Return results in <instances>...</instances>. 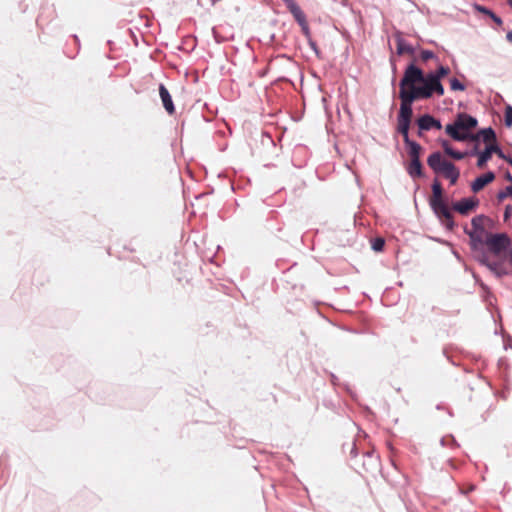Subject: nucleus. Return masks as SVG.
Returning a JSON list of instances; mask_svg holds the SVG:
<instances>
[{
	"mask_svg": "<svg viewBox=\"0 0 512 512\" xmlns=\"http://www.w3.org/2000/svg\"><path fill=\"white\" fill-rule=\"evenodd\" d=\"M506 39H507L508 42L512 43V31H509L506 34Z\"/></svg>",
	"mask_w": 512,
	"mask_h": 512,
	"instance_id": "nucleus-39",
	"label": "nucleus"
},
{
	"mask_svg": "<svg viewBox=\"0 0 512 512\" xmlns=\"http://www.w3.org/2000/svg\"><path fill=\"white\" fill-rule=\"evenodd\" d=\"M215 0H198V4L202 7L209 8L215 5Z\"/></svg>",
	"mask_w": 512,
	"mask_h": 512,
	"instance_id": "nucleus-33",
	"label": "nucleus"
},
{
	"mask_svg": "<svg viewBox=\"0 0 512 512\" xmlns=\"http://www.w3.org/2000/svg\"><path fill=\"white\" fill-rule=\"evenodd\" d=\"M421 80H424V72L414 63L409 64L405 71L402 79L400 80L399 86L400 91L413 90V87H417Z\"/></svg>",
	"mask_w": 512,
	"mask_h": 512,
	"instance_id": "nucleus-5",
	"label": "nucleus"
},
{
	"mask_svg": "<svg viewBox=\"0 0 512 512\" xmlns=\"http://www.w3.org/2000/svg\"><path fill=\"white\" fill-rule=\"evenodd\" d=\"M465 233L470 238V245L472 250L475 252V255H478L480 251H484L483 245H485L484 235L485 231L478 230H467L465 229Z\"/></svg>",
	"mask_w": 512,
	"mask_h": 512,
	"instance_id": "nucleus-10",
	"label": "nucleus"
},
{
	"mask_svg": "<svg viewBox=\"0 0 512 512\" xmlns=\"http://www.w3.org/2000/svg\"><path fill=\"white\" fill-rule=\"evenodd\" d=\"M486 219L484 215H477L471 220L472 229L471 230H478V231H485V228L483 226V222Z\"/></svg>",
	"mask_w": 512,
	"mask_h": 512,
	"instance_id": "nucleus-24",
	"label": "nucleus"
},
{
	"mask_svg": "<svg viewBox=\"0 0 512 512\" xmlns=\"http://www.w3.org/2000/svg\"><path fill=\"white\" fill-rule=\"evenodd\" d=\"M479 205V200L474 197L462 198L453 204V209L462 215L468 214Z\"/></svg>",
	"mask_w": 512,
	"mask_h": 512,
	"instance_id": "nucleus-11",
	"label": "nucleus"
},
{
	"mask_svg": "<svg viewBox=\"0 0 512 512\" xmlns=\"http://www.w3.org/2000/svg\"><path fill=\"white\" fill-rule=\"evenodd\" d=\"M362 465L364 470L367 472H373L377 470L379 466V459L373 450L363 453Z\"/></svg>",
	"mask_w": 512,
	"mask_h": 512,
	"instance_id": "nucleus-14",
	"label": "nucleus"
},
{
	"mask_svg": "<svg viewBox=\"0 0 512 512\" xmlns=\"http://www.w3.org/2000/svg\"><path fill=\"white\" fill-rule=\"evenodd\" d=\"M449 72L450 69L448 67L440 65L436 71L429 72V74H432V77L436 79V81H441V79L448 75Z\"/></svg>",
	"mask_w": 512,
	"mask_h": 512,
	"instance_id": "nucleus-25",
	"label": "nucleus"
},
{
	"mask_svg": "<svg viewBox=\"0 0 512 512\" xmlns=\"http://www.w3.org/2000/svg\"><path fill=\"white\" fill-rule=\"evenodd\" d=\"M433 58H435V54H434L433 51H431V50H423L421 52V59L423 61H427V60H430V59H433Z\"/></svg>",
	"mask_w": 512,
	"mask_h": 512,
	"instance_id": "nucleus-30",
	"label": "nucleus"
},
{
	"mask_svg": "<svg viewBox=\"0 0 512 512\" xmlns=\"http://www.w3.org/2000/svg\"><path fill=\"white\" fill-rule=\"evenodd\" d=\"M512 215V206L508 205L506 206L505 208V211H504V220H508Z\"/></svg>",
	"mask_w": 512,
	"mask_h": 512,
	"instance_id": "nucleus-34",
	"label": "nucleus"
},
{
	"mask_svg": "<svg viewBox=\"0 0 512 512\" xmlns=\"http://www.w3.org/2000/svg\"><path fill=\"white\" fill-rule=\"evenodd\" d=\"M407 172L410 175V177H412V178L422 177L423 172H422L421 161L420 160L411 161L407 168Z\"/></svg>",
	"mask_w": 512,
	"mask_h": 512,
	"instance_id": "nucleus-19",
	"label": "nucleus"
},
{
	"mask_svg": "<svg viewBox=\"0 0 512 512\" xmlns=\"http://www.w3.org/2000/svg\"><path fill=\"white\" fill-rule=\"evenodd\" d=\"M159 94H160V97H161V100H162L165 110L169 114H173L175 112V107H174V104L172 101V97H171L168 89L163 84H160V86H159Z\"/></svg>",
	"mask_w": 512,
	"mask_h": 512,
	"instance_id": "nucleus-16",
	"label": "nucleus"
},
{
	"mask_svg": "<svg viewBox=\"0 0 512 512\" xmlns=\"http://www.w3.org/2000/svg\"><path fill=\"white\" fill-rule=\"evenodd\" d=\"M418 135L421 136L422 135V131L419 130L418 131Z\"/></svg>",
	"mask_w": 512,
	"mask_h": 512,
	"instance_id": "nucleus-45",
	"label": "nucleus"
},
{
	"mask_svg": "<svg viewBox=\"0 0 512 512\" xmlns=\"http://www.w3.org/2000/svg\"><path fill=\"white\" fill-rule=\"evenodd\" d=\"M301 27V30L304 34V36L306 37L307 40L311 39V33H310V28L308 26V23L306 22L305 24H301L300 25Z\"/></svg>",
	"mask_w": 512,
	"mask_h": 512,
	"instance_id": "nucleus-32",
	"label": "nucleus"
},
{
	"mask_svg": "<svg viewBox=\"0 0 512 512\" xmlns=\"http://www.w3.org/2000/svg\"><path fill=\"white\" fill-rule=\"evenodd\" d=\"M505 125L507 127L512 126V106L507 105L505 108Z\"/></svg>",
	"mask_w": 512,
	"mask_h": 512,
	"instance_id": "nucleus-29",
	"label": "nucleus"
},
{
	"mask_svg": "<svg viewBox=\"0 0 512 512\" xmlns=\"http://www.w3.org/2000/svg\"><path fill=\"white\" fill-rule=\"evenodd\" d=\"M509 6L512 8V0H507Z\"/></svg>",
	"mask_w": 512,
	"mask_h": 512,
	"instance_id": "nucleus-43",
	"label": "nucleus"
},
{
	"mask_svg": "<svg viewBox=\"0 0 512 512\" xmlns=\"http://www.w3.org/2000/svg\"><path fill=\"white\" fill-rule=\"evenodd\" d=\"M282 1L285 3L287 9H289L291 6H293L296 3L294 0H282Z\"/></svg>",
	"mask_w": 512,
	"mask_h": 512,
	"instance_id": "nucleus-37",
	"label": "nucleus"
},
{
	"mask_svg": "<svg viewBox=\"0 0 512 512\" xmlns=\"http://www.w3.org/2000/svg\"><path fill=\"white\" fill-rule=\"evenodd\" d=\"M419 84L417 87H413V90L399 92L401 104L398 115L412 118L414 101L431 98L433 94L444 95V87L441 81H436L432 74H424V80H421Z\"/></svg>",
	"mask_w": 512,
	"mask_h": 512,
	"instance_id": "nucleus-1",
	"label": "nucleus"
},
{
	"mask_svg": "<svg viewBox=\"0 0 512 512\" xmlns=\"http://www.w3.org/2000/svg\"><path fill=\"white\" fill-rule=\"evenodd\" d=\"M394 39H395L396 44H397V54L398 55H402L404 53H408L410 55H413L415 53V48L413 46H411L410 44H408L404 40L402 32L396 31L394 33Z\"/></svg>",
	"mask_w": 512,
	"mask_h": 512,
	"instance_id": "nucleus-15",
	"label": "nucleus"
},
{
	"mask_svg": "<svg viewBox=\"0 0 512 512\" xmlns=\"http://www.w3.org/2000/svg\"><path fill=\"white\" fill-rule=\"evenodd\" d=\"M495 179V174L492 171H488L479 177H477L472 183H471V190L474 193L479 192L482 190L486 185L491 183Z\"/></svg>",
	"mask_w": 512,
	"mask_h": 512,
	"instance_id": "nucleus-13",
	"label": "nucleus"
},
{
	"mask_svg": "<svg viewBox=\"0 0 512 512\" xmlns=\"http://www.w3.org/2000/svg\"><path fill=\"white\" fill-rule=\"evenodd\" d=\"M480 137L483 139L484 142H495L496 141V133L491 127H487L484 129H481L479 131Z\"/></svg>",
	"mask_w": 512,
	"mask_h": 512,
	"instance_id": "nucleus-23",
	"label": "nucleus"
},
{
	"mask_svg": "<svg viewBox=\"0 0 512 512\" xmlns=\"http://www.w3.org/2000/svg\"><path fill=\"white\" fill-rule=\"evenodd\" d=\"M478 125V120L464 112L458 113L453 123H449L445 126V132L448 134L453 140H455L456 134H461L462 132H470Z\"/></svg>",
	"mask_w": 512,
	"mask_h": 512,
	"instance_id": "nucleus-4",
	"label": "nucleus"
},
{
	"mask_svg": "<svg viewBox=\"0 0 512 512\" xmlns=\"http://www.w3.org/2000/svg\"><path fill=\"white\" fill-rule=\"evenodd\" d=\"M440 201H444L443 190L440 182L437 179H435L432 184V197L429 200V204L431 205Z\"/></svg>",
	"mask_w": 512,
	"mask_h": 512,
	"instance_id": "nucleus-17",
	"label": "nucleus"
},
{
	"mask_svg": "<svg viewBox=\"0 0 512 512\" xmlns=\"http://www.w3.org/2000/svg\"><path fill=\"white\" fill-rule=\"evenodd\" d=\"M448 440H449V442H450L451 444H455V443H456V442H455V439H454L452 436H450V437L448 438ZM440 444H441L442 446L448 445V443H447V438H445V437L441 438V440H440Z\"/></svg>",
	"mask_w": 512,
	"mask_h": 512,
	"instance_id": "nucleus-35",
	"label": "nucleus"
},
{
	"mask_svg": "<svg viewBox=\"0 0 512 512\" xmlns=\"http://www.w3.org/2000/svg\"><path fill=\"white\" fill-rule=\"evenodd\" d=\"M385 245V240L381 237H377L372 242V249L376 252H380L383 250Z\"/></svg>",
	"mask_w": 512,
	"mask_h": 512,
	"instance_id": "nucleus-26",
	"label": "nucleus"
},
{
	"mask_svg": "<svg viewBox=\"0 0 512 512\" xmlns=\"http://www.w3.org/2000/svg\"><path fill=\"white\" fill-rule=\"evenodd\" d=\"M288 10L299 25L305 24L307 22L304 12L301 10L297 3L291 6Z\"/></svg>",
	"mask_w": 512,
	"mask_h": 512,
	"instance_id": "nucleus-20",
	"label": "nucleus"
},
{
	"mask_svg": "<svg viewBox=\"0 0 512 512\" xmlns=\"http://www.w3.org/2000/svg\"><path fill=\"white\" fill-rule=\"evenodd\" d=\"M495 153L501 159H506V155L502 151V149L495 143L488 144L481 153H479V158L477 160V167L482 168L485 164L490 160L492 154Z\"/></svg>",
	"mask_w": 512,
	"mask_h": 512,
	"instance_id": "nucleus-9",
	"label": "nucleus"
},
{
	"mask_svg": "<svg viewBox=\"0 0 512 512\" xmlns=\"http://www.w3.org/2000/svg\"><path fill=\"white\" fill-rule=\"evenodd\" d=\"M417 125L420 131H428L433 128L440 130L442 128L441 122L429 114L420 116Z\"/></svg>",
	"mask_w": 512,
	"mask_h": 512,
	"instance_id": "nucleus-12",
	"label": "nucleus"
},
{
	"mask_svg": "<svg viewBox=\"0 0 512 512\" xmlns=\"http://www.w3.org/2000/svg\"><path fill=\"white\" fill-rule=\"evenodd\" d=\"M475 8H476L477 11H479V12L487 15L488 17H490L496 24L501 25L503 23L502 19L499 16H497L489 8L481 6V5H475Z\"/></svg>",
	"mask_w": 512,
	"mask_h": 512,
	"instance_id": "nucleus-22",
	"label": "nucleus"
},
{
	"mask_svg": "<svg viewBox=\"0 0 512 512\" xmlns=\"http://www.w3.org/2000/svg\"><path fill=\"white\" fill-rule=\"evenodd\" d=\"M480 133H472L471 131L468 132H462L461 134H456L455 135V141H459V142H464V141H467V140H470V141H474V142H478L480 140Z\"/></svg>",
	"mask_w": 512,
	"mask_h": 512,
	"instance_id": "nucleus-21",
	"label": "nucleus"
},
{
	"mask_svg": "<svg viewBox=\"0 0 512 512\" xmlns=\"http://www.w3.org/2000/svg\"><path fill=\"white\" fill-rule=\"evenodd\" d=\"M331 381L333 384H336V376L335 375H331Z\"/></svg>",
	"mask_w": 512,
	"mask_h": 512,
	"instance_id": "nucleus-42",
	"label": "nucleus"
},
{
	"mask_svg": "<svg viewBox=\"0 0 512 512\" xmlns=\"http://www.w3.org/2000/svg\"><path fill=\"white\" fill-rule=\"evenodd\" d=\"M473 489H474V487L472 486V487L468 488V491H472Z\"/></svg>",
	"mask_w": 512,
	"mask_h": 512,
	"instance_id": "nucleus-44",
	"label": "nucleus"
},
{
	"mask_svg": "<svg viewBox=\"0 0 512 512\" xmlns=\"http://www.w3.org/2000/svg\"><path fill=\"white\" fill-rule=\"evenodd\" d=\"M508 196L512 197V186H506L504 190L499 191L497 194L499 201H503Z\"/></svg>",
	"mask_w": 512,
	"mask_h": 512,
	"instance_id": "nucleus-28",
	"label": "nucleus"
},
{
	"mask_svg": "<svg viewBox=\"0 0 512 512\" xmlns=\"http://www.w3.org/2000/svg\"><path fill=\"white\" fill-rule=\"evenodd\" d=\"M504 160L512 166V158L511 157L506 156V159H504Z\"/></svg>",
	"mask_w": 512,
	"mask_h": 512,
	"instance_id": "nucleus-40",
	"label": "nucleus"
},
{
	"mask_svg": "<svg viewBox=\"0 0 512 512\" xmlns=\"http://www.w3.org/2000/svg\"><path fill=\"white\" fill-rule=\"evenodd\" d=\"M307 42H308L309 47H310V48L314 51V53L316 54V56H317V57H320L321 52H320V50H319V48H318V46H317L316 42H315L312 38H311V39H309V40H307Z\"/></svg>",
	"mask_w": 512,
	"mask_h": 512,
	"instance_id": "nucleus-31",
	"label": "nucleus"
},
{
	"mask_svg": "<svg viewBox=\"0 0 512 512\" xmlns=\"http://www.w3.org/2000/svg\"><path fill=\"white\" fill-rule=\"evenodd\" d=\"M434 214L441 220L447 230H453L455 223L453 214L445 201L436 202L430 205Z\"/></svg>",
	"mask_w": 512,
	"mask_h": 512,
	"instance_id": "nucleus-8",
	"label": "nucleus"
},
{
	"mask_svg": "<svg viewBox=\"0 0 512 512\" xmlns=\"http://www.w3.org/2000/svg\"><path fill=\"white\" fill-rule=\"evenodd\" d=\"M475 259L483 266L487 267L498 279L509 274V271L502 262L490 260L486 251H480L475 255Z\"/></svg>",
	"mask_w": 512,
	"mask_h": 512,
	"instance_id": "nucleus-7",
	"label": "nucleus"
},
{
	"mask_svg": "<svg viewBox=\"0 0 512 512\" xmlns=\"http://www.w3.org/2000/svg\"><path fill=\"white\" fill-rule=\"evenodd\" d=\"M479 153H481L479 150H478V146L476 145L468 154L469 155H477L479 157Z\"/></svg>",
	"mask_w": 512,
	"mask_h": 512,
	"instance_id": "nucleus-36",
	"label": "nucleus"
},
{
	"mask_svg": "<svg viewBox=\"0 0 512 512\" xmlns=\"http://www.w3.org/2000/svg\"><path fill=\"white\" fill-rule=\"evenodd\" d=\"M450 88L454 91H463L465 90V85L460 82L457 78H452L450 80Z\"/></svg>",
	"mask_w": 512,
	"mask_h": 512,
	"instance_id": "nucleus-27",
	"label": "nucleus"
},
{
	"mask_svg": "<svg viewBox=\"0 0 512 512\" xmlns=\"http://www.w3.org/2000/svg\"><path fill=\"white\" fill-rule=\"evenodd\" d=\"M485 245L494 255H500L507 250L511 251V240L505 233L487 234Z\"/></svg>",
	"mask_w": 512,
	"mask_h": 512,
	"instance_id": "nucleus-6",
	"label": "nucleus"
},
{
	"mask_svg": "<svg viewBox=\"0 0 512 512\" xmlns=\"http://www.w3.org/2000/svg\"><path fill=\"white\" fill-rule=\"evenodd\" d=\"M442 147L447 155L456 160H462L463 158H465L466 155H468V152H460L454 150L447 140L442 141Z\"/></svg>",
	"mask_w": 512,
	"mask_h": 512,
	"instance_id": "nucleus-18",
	"label": "nucleus"
},
{
	"mask_svg": "<svg viewBox=\"0 0 512 512\" xmlns=\"http://www.w3.org/2000/svg\"><path fill=\"white\" fill-rule=\"evenodd\" d=\"M350 455H351V457H356L357 456V448H356L355 444L351 448Z\"/></svg>",
	"mask_w": 512,
	"mask_h": 512,
	"instance_id": "nucleus-38",
	"label": "nucleus"
},
{
	"mask_svg": "<svg viewBox=\"0 0 512 512\" xmlns=\"http://www.w3.org/2000/svg\"><path fill=\"white\" fill-rule=\"evenodd\" d=\"M506 179L512 182V175L509 172L506 173Z\"/></svg>",
	"mask_w": 512,
	"mask_h": 512,
	"instance_id": "nucleus-41",
	"label": "nucleus"
},
{
	"mask_svg": "<svg viewBox=\"0 0 512 512\" xmlns=\"http://www.w3.org/2000/svg\"><path fill=\"white\" fill-rule=\"evenodd\" d=\"M427 164L436 174H443L445 178L449 179L450 184H456L460 172L457 167L450 161L443 159L439 151L433 152L427 159Z\"/></svg>",
	"mask_w": 512,
	"mask_h": 512,
	"instance_id": "nucleus-2",
	"label": "nucleus"
},
{
	"mask_svg": "<svg viewBox=\"0 0 512 512\" xmlns=\"http://www.w3.org/2000/svg\"><path fill=\"white\" fill-rule=\"evenodd\" d=\"M411 117L402 115L397 116V132L403 136L405 145L408 147V155L411 161L420 160L422 147L419 143L413 141L409 137V128L411 124Z\"/></svg>",
	"mask_w": 512,
	"mask_h": 512,
	"instance_id": "nucleus-3",
	"label": "nucleus"
}]
</instances>
